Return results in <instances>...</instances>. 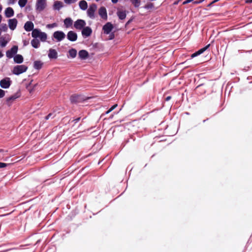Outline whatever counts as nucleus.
I'll return each mask as SVG.
<instances>
[{
    "label": "nucleus",
    "mask_w": 252,
    "mask_h": 252,
    "mask_svg": "<svg viewBox=\"0 0 252 252\" xmlns=\"http://www.w3.org/2000/svg\"><path fill=\"white\" fill-rule=\"evenodd\" d=\"M14 61L16 63H21L23 62V57L20 54H16L14 57H13Z\"/></svg>",
    "instance_id": "19"
},
{
    "label": "nucleus",
    "mask_w": 252,
    "mask_h": 252,
    "mask_svg": "<svg viewBox=\"0 0 252 252\" xmlns=\"http://www.w3.org/2000/svg\"><path fill=\"white\" fill-rule=\"evenodd\" d=\"M48 57L50 59H57L58 57V53L56 50L50 49L49 50Z\"/></svg>",
    "instance_id": "18"
},
{
    "label": "nucleus",
    "mask_w": 252,
    "mask_h": 252,
    "mask_svg": "<svg viewBox=\"0 0 252 252\" xmlns=\"http://www.w3.org/2000/svg\"><path fill=\"white\" fill-rule=\"evenodd\" d=\"M3 56V54L0 52V58H2Z\"/></svg>",
    "instance_id": "50"
},
{
    "label": "nucleus",
    "mask_w": 252,
    "mask_h": 252,
    "mask_svg": "<svg viewBox=\"0 0 252 252\" xmlns=\"http://www.w3.org/2000/svg\"><path fill=\"white\" fill-rule=\"evenodd\" d=\"M63 6V3L60 1H56L54 4V8L56 10H59Z\"/></svg>",
    "instance_id": "24"
},
{
    "label": "nucleus",
    "mask_w": 252,
    "mask_h": 252,
    "mask_svg": "<svg viewBox=\"0 0 252 252\" xmlns=\"http://www.w3.org/2000/svg\"><path fill=\"white\" fill-rule=\"evenodd\" d=\"M98 14L102 19L104 20L107 19V10L105 7L101 6L99 8L98 10Z\"/></svg>",
    "instance_id": "13"
},
{
    "label": "nucleus",
    "mask_w": 252,
    "mask_h": 252,
    "mask_svg": "<svg viewBox=\"0 0 252 252\" xmlns=\"http://www.w3.org/2000/svg\"><path fill=\"white\" fill-rule=\"evenodd\" d=\"M97 8V5L95 3L91 4L87 10L88 16L92 19H94V12Z\"/></svg>",
    "instance_id": "5"
},
{
    "label": "nucleus",
    "mask_w": 252,
    "mask_h": 252,
    "mask_svg": "<svg viewBox=\"0 0 252 252\" xmlns=\"http://www.w3.org/2000/svg\"><path fill=\"white\" fill-rule=\"evenodd\" d=\"M209 46H210V44H208V45H206V46H205L204 47L199 49V50H198V51L200 54H201L205 51H206L209 48Z\"/></svg>",
    "instance_id": "34"
},
{
    "label": "nucleus",
    "mask_w": 252,
    "mask_h": 252,
    "mask_svg": "<svg viewBox=\"0 0 252 252\" xmlns=\"http://www.w3.org/2000/svg\"><path fill=\"white\" fill-rule=\"evenodd\" d=\"M47 34L45 32H41L38 37L41 41L44 42L47 39Z\"/></svg>",
    "instance_id": "29"
},
{
    "label": "nucleus",
    "mask_w": 252,
    "mask_h": 252,
    "mask_svg": "<svg viewBox=\"0 0 252 252\" xmlns=\"http://www.w3.org/2000/svg\"><path fill=\"white\" fill-rule=\"evenodd\" d=\"M24 28L26 31L30 32L34 29V25L32 22L27 21L25 23Z\"/></svg>",
    "instance_id": "16"
},
{
    "label": "nucleus",
    "mask_w": 252,
    "mask_h": 252,
    "mask_svg": "<svg viewBox=\"0 0 252 252\" xmlns=\"http://www.w3.org/2000/svg\"><path fill=\"white\" fill-rule=\"evenodd\" d=\"M154 6V5L153 3H148L146 4L145 6V8L146 9H150L152 8Z\"/></svg>",
    "instance_id": "38"
},
{
    "label": "nucleus",
    "mask_w": 252,
    "mask_h": 252,
    "mask_svg": "<svg viewBox=\"0 0 252 252\" xmlns=\"http://www.w3.org/2000/svg\"><path fill=\"white\" fill-rule=\"evenodd\" d=\"M114 28L113 24L110 22L106 23L102 27L104 33L106 34H109Z\"/></svg>",
    "instance_id": "9"
},
{
    "label": "nucleus",
    "mask_w": 252,
    "mask_h": 252,
    "mask_svg": "<svg viewBox=\"0 0 252 252\" xmlns=\"http://www.w3.org/2000/svg\"><path fill=\"white\" fill-rule=\"evenodd\" d=\"M66 36L64 32L62 31H57L53 34V37L56 42H61L63 40Z\"/></svg>",
    "instance_id": "3"
},
{
    "label": "nucleus",
    "mask_w": 252,
    "mask_h": 252,
    "mask_svg": "<svg viewBox=\"0 0 252 252\" xmlns=\"http://www.w3.org/2000/svg\"><path fill=\"white\" fill-rule=\"evenodd\" d=\"M15 2V0H9L8 3L9 4H14Z\"/></svg>",
    "instance_id": "43"
},
{
    "label": "nucleus",
    "mask_w": 252,
    "mask_h": 252,
    "mask_svg": "<svg viewBox=\"0 0 252 252\" xmlns=\"http://www.w3.org/2000/svg\"><path fill=\"white\" fill-rule=\"evenodd\" d=\"M246 2H247V3H252V0H247L246 1Z\"/></svg>",
    "instance_id": "49"
},
{
    "label": "nucleus",
    "mask_w": 252,
    "mask_h": 252,
    "mask_svg": "<svg viewBox=\"0 0 252 252\" xmlns=\"http://www.w3.org/2000/svg\"><path fill=\"white\" fill-rule=\"evenodd\" d=\"M80 8L83 10H85L88 8V3L85 0H82L79 2Z\"/></svg>",
    "instance_id": "20"
},
{
    "label": "nucleus",
    "mask_w": 252,
    "mask_h": 252,
    "mask_svg": "<svg viewBox=\"0 0 252 252\" xmlns=\"http://www.w3.org/2000/svg\"><path fill=\"white\" fill-rule=\"evenodd\" d=\"M117 106V104H114L113 106H111V107L110 108V111H113L114 109H115Z\"/></svg>",
    "instance_id": "42"
},
{
    "label": "nucleus",
    "mask_w": 252,
    "mask_h": 252,
    "mask_svg": "<svg viewBox=\"0 0 252 252\" xmlns=\"http://www.w3.org/2000/svg\"><path fill=\"white\" fill-rule=\"evenodd\" d=\"M2 9V6H1V4H0V12L1 11Z\"/></svg>",
    "instance_id": "52"
},
{
    "label": "nucleus",
    "mask_w": 252,
    "mask_h": 252,
    "mask_svg": "<svg viewBox=\"0 0 252 252\" xmlns=\"http://www.w3.org/2000/svg\"><path fill=\"white\" fill-rule=\"evenodd\" d=\"M78 56L81 60H85L89 57V54L87 51L81 50L79 51Z\"/></svg>",
    "instance_id": "15"
},
{
    "label": "nucleus",
    "mask_w": 252,
    "mask_h": 252,
    "mask_svg": "<svg viewBox=\"0 0 252 252\" xmlns=\"http://www.w3.org/2000/svg\"><path fill=\"white\" fill-rule=\"evenodd\" d=\"M28 69V66L25 65H17L15 66L12 70V73L16 75H19L25 72Z\"/></svg>",
    "instance_id": "2"
},
{
    "label": "nucleus",
    "mask_w": 252,
    "mask_h": 252,
    "mask_svg": "<svg viewBox=\"0 0 252 252\" xmlns=\"http://www.w3.org/2000/svg\"><path fill=\"white\" fill-rule=\"evenodd\" d=\"M11 84V81L9 77H5L0 81V86L3 89H8Z\"/></svg>",
    "instance_id": "8"
},
{
    "label": "nucleus",
    "mask_w": 252,
    "mask_h": 252,
    "mask_svg": "<svg viewBox=\"0 0 252 252\" xmlns=\"http://www.w3.org/2000/svg\"><path fill=\"white\" fill-rule=\"evenodd\" d=\"M7 165V163L0 162V168L5 167Z\"/></svg>",
    "instance_id": "40"
},
{
    "label": "nucleus",
    "mask_w": 252,
    "mask_h": 252,
    "mask_svg": "<svg viewBox=\"0 0 252 252\" xmlns=\"http://www.w3.org/2000/svg\"><path fill=\"white\" fill-rule=\"evenodd\" d=\"M8 30L7 26L6 24L2 23L0 25V32H7Z\"/></svg>",
    "instance_id": "31"
},
{
    "label": "nucleus",
    "mask_w": 252,
    "mask_h": 252,
    "mask_svg": "<svg viewBox=\"0 0 252 252\" xmlns=\"http://www.w3.org/2000/svg\"><path fill=\"white\" fill-rule=\"evenodd\" d=\"M8 42V41H6V40H5L3 37H1L0 38V46L1 47H5Z\"/></svg>",
    "instance_id": "30"
},
{
    "label": "nucleus",
    "mask_w": 252,
    "mask_h": 252,
    "mask_svg": "<svg viewBox=\"0 0 252 252\" xmlns=\"http://www.w3.org/2000/svg\"><path fill=\"white\" fill-rule=\"evenodd\" d=\"M68 53L70 57L74 58L77 55V50L74 48H72L69 50Z\"/></svg>",
    "instance_id": "28"
},
{
    "label": "nucleus",
    "mask_w": 252,
    "mask_h": 252,
    "mask_svg": "<svg viewBox=\"0 0 252 252\" xmlns=\"http://www.w3.org/2000/svg\"><path fill=\"white\" fill-rule=\"evenodd\" d=\"M46 0H37L35 9L38 12L42 11L46 7Z\"/></svg>",
    "instance_id": "4"
},
{
    "label": "nucleus",
    "mask_w": 252,
    "mask_h": 252,
    "mask_svg": "<svg viewBox=\"0 0 252 252\" xmlns=\"http://www.w3.org/2000/svg\"><path fill=\"white\" fill-rule=\"evenodd\" d=\"M200 55V54H199V53L198 52V51H196V52H195V53H193V54H192L191 55V56H190V57H191V59H190V60H191V59H192V58H193L195 57H197V56H198V55Z\"/></svg>",
    "instance_id": "37"
},
{
    "label": "nucleus",
    "mask_w": 252,
    "mask_h": 252,
    "mask_svg": "<svg viewBox=\"0 0 252 252\" xmlns=\"http://www.w3.org/2000/svg\"><path fill=\"white\" fill-rule=\"evenodd\" d=\"M193 0H186L185 1H184L183 3V4H188L189 3H190L191 2V1H192Z\"/></svg>",
    "instance_id": "41"
},
{
    "label": "nucleus",
    "mask_w": 252,
    "mask_h": 252,
    "mask_svg": "<svg viewBox=\"0 0 252 252\" xmlns=\"http://www.w3.org/2000/svg\"><path fill=\"white\" fill-rule=\"evenodd\" d=\"M20 96V94L19 93H17L11 96L7 97L6 100V104L8 106H10L12 103V102L15 100L16 99L18 98Z\"/></svg>",
    "instance_id": "14"
},
{
    "label": "nucleus",
    "mask_w": 252,
    "mask_h": 252,
    "mask_svg": "<svg viewBox=\"0 0 252 252\" xmlns=\"http://www.w3.org/2000/svg\"><path fill=\"white\" fill-rule=\"evenodd\" d=\"M57 112L56 111H54L53 112L49 113L47 116H46L45 119L46 120H48L50 119H53L57 115Z\"/></svg>",
    "instance_id": "27"
},
{
    "label": "nucleus",
    "mask_w": 252,
    "mask_h": 252,
    "mask_svg": "<svg viewBox=\"0 0 252 252\" xmlns=\"http://www.w3.org/2000/svg\"><path fill=\"white\" fill-rule=\"evenodd\" d=\"M41 31L40 30L38 29H33L32 31V37L34 38V39H36V38L38 37L39 36V34L40 33Z\"/></svg>",
    "instance_id": "22"
},
{
    "label": "nucleus",
    "mask_w": 252,
    "mask_h": 252,
    "mask_svg": "<svg viewBox=\"0 0 252 252\" xmlns=\"http://www.w3.org/2000/svg\"><path fill=\"white\" fill-rule=\"evenodd\" d=\"M43 65V63L40 61H35L33 63V67L35 69H40Z\"/></svg>",
    "instance_id": "23"
},
{
    "label": "nucleus",
    "mask_w": 252,
    "mask_h": 252,
    "mask_svg": "<svg viewBox=\"0 0 252 252\" xmlns=\"http://www.w3.org/2000/svg\"><path fill=\"white\" fill-rule=\"evenodd\" d=\"M82 34L84 37H87L90 36L92 33V29L90 27H85L82 30Z\"/></svg>",
    "instance_id": "12"
},
{
    "label": "nucleus",
    "mask_w": 252,
    "mask_h": 252,
    "mask_svg": "<svg viewBox=\"0 0 252 252\" xmlns=\"http://www.w3.org/2000/svg\"><path fill=\"white\" fill-rule=\"evenodd\" d=\"M88 99L81 94H73L70 96V100L72 103H81Z\"/></svg>",
    "instance_id": "1"
},
{
    "label": "nucleus",
    "mask_w": 252,
    "mask_h": 252,
    "mask_svg": "<svg viewBox=\"0 0 252 252\" xmlns=\"http://www.w3.org/2000/svg\"><path fill=\"white\" fill-rule=\"evenodd\" d=\"M66 37L70 41L74 42L77 39V34L74 31H70L67 32Z\"/></svg>",
    "instance_id": "10"
},
{
    "label": "nucleus",
    "mask_w": 252,
    "mask_h": 252,
    "mask_svg": "<svg viewBox=\"0 0 252 252\" xmlns=\"http://www.w3.org/2000/svg\"><path fill=\"white\" fill-rule=\"evenodd\" d=\"M4 14L6 18H10L13 16L14 11L12 8L8 7L5 9L4 11Z\"/></svg>",
    "instance_id": "17"
},
{
    "label": "nucleus",
    "mask_w": 252,
    "mask_h": 252,
    "mask_svg": "<svg viewBox=\"0 0 252 252\" xmlns=\"http://www.w3.org/2000/svg\"><path fill=\"white\" fill-rule=\"evenodd\" d=\"M64 2L66 4H70L72 3H74L77 1L78 0H63Z\"/></svg>",
    "instance_id": "35"
},
{
    "label": "nucleus",
    "mask_w": 252,
    "mask_h": 252,
    "mask_svg": "<svg viewBox=\"0 0 252 252\" xmlns=\"http://www.w3.org/2000/svg\"><path fill=\"white\" fill-rule=\"evenodd\" d=\"M57 26V24L54 23L53 24H48L46 27L47 28L52 29Z\"/></svg>",
    "instance_id": "36"
},
{
    "label": "nucleus",
    "mask_w": 252,
    "mask_h": 252,
    "mask_svg": "<svg viewBox=\"0 0 252 252\" xmlns=\"http://www.w3.org/2000/svg\"><path fill=\"white\" fill-rule=\"evenodd\" d=\"M64 24L65 27V28H68L70 27L73 23V21L71 19V18L68 17L66 18L64 20Z\"/></svg>",
    "instance_id": "21"
},
{
    "label": "nucleus",
    "mask_w": 252,
    "mask_h": 252,
    "mask_svg": "<svg viewBox=\"0 0 252 252\" xmlns=\"http://www.w3.org/2000/svg\"><path fill=\"white\" fill-rule=\"evenodd\" d=\"M114 37V34H113L112 35H111V37H110V39H112L113 38V37Z\"/></svg>",
    "instance_id": "53"
},
{
    "label": "nucleus",
    "mask_w": 252,
    "mask_h": 252,
    "mask_svg": "<svg viewBox=\"0 0 252 252\" xmlns=\"http://www.w3.org/2000/svg\"><path fill=\"white\" fill-rule=\"evenodd\" d=\"M5 95V91L0 89V98H2Z\"/></svg>",
    "instance_id": "39"
},
{
    "label": "nucleus",
    "mask_w": 252,
    "mask_h": 252,
    "mask_svg": "<svg viewBox=\"0 0 252 252\" xmlns=\"http://www.w3.org/2000/svg\"><path fill=\"white\" fill-rule=\"evenodd\" d=\"M111 111H110V109H109L108 111H107L105 112V114H109V113H110Z\"/></svg>",
    "instance_id": "48"
},
{
    "label": "nucleus",
    "mask_w": 252,
    "mask_h": 252,
    "mask_svg": "<svg viewBox=\"0 0 252 252\" xmlns=\"http://www.w3.org/2000/svg\"><path fill=\"white\" fill-rule=\"evenodd\" d=\"M204 0H200V1H195L194 2L195 3H201L202 2H203Z\"/></svg>",
    "instance_id": "45"
},
{
    "label": "nucleus",
    "mask_w": 252,
    "mask_h": 252,
    "mask_svg": "<svg viewBox=\"0 0 252 252\" xmlns=\"http://www.w3.org/2000/svg\"><path fill=\"white\" fill-rule=\"evenodd\" d=\"M117 15L120 20H124L126 18V14L124 11H118L117 12Z\"/></svg>",
    "instance_id": "25"
},
{
    "label": "nucleus",
    "mask_w": 252,
    "mask_h": 252,
    "mask_svg": "<svg viewBox=\"0 0 252 252\" xmlns=\"http://www.w3.org/2000/svg\"><path fill=\"white\" fill-rule=\"evenodd\" d=\"M27 3V0H19L18 4L21 7H24Z\"/></svg>",
    "instance_id": "33"
},
{
    "label": "nucleus",
    "mask_w": 252,
    "mask_h": 252,
    "mask_svg": "<svg viewBox=\"0 0 252 252\" xmlns=\"http://www.w3.org/2000/svg\"><path fill=\"white\" fill-rule=\"evenodd\" d=\"M130 1L135 7H138L140 5V0H130Z\"/></svg>",
    "instance_id": "32"
},
{
    "label": "nucleus",
    "mask_w": 252,
    "mask_h": 252,
    "mask_svg": "<svg viewBox=\"0 0 252 252\" xmlns=\"http://www.w3.org/2000/svg\"><path fill=\"white\" fill-rule=\"evenodd\" d=\"M118 0H111V1L113 3H116L118 2Z\"/></svg>",
    "instance_id": "47"
},
{
    "label": "nucleus",
    "mask_w": 252,
    "mask_h": 252,
    "mask_svg": "<svg viewBox=\"0 0 252 252\" xmlns=\"http://www.w3.org/2000/svg\"><path fill=\"white\" fill-rule=\"evenodd\" d=\"M86 23L85 20L78 19L74 23V27L77 30H82L86 26Z\"/></svg>",
    "instance_id": "6"
},
{
    "label": "nucleus",
    "mask_w": 252,
    "mask_h": 252,
    "mask_svg": "<svg viewBox=\"0 0 252 252\" xmlns=\"http://www.w3.org/2000/svg\"><path fill=\"white\" fill-rule=\"evenodd\" d=\"M17 23L18 21L16 18L10 19L8 20V27L12 31L16 28Z\"/></svg>",
    "instance_id": "11"
},
{
    "label": "nucleus",
    "mask_w": 252,
    "mask_h": 252,
    "mask_svg": "<svg viewBox=\"0 0 252 252\" xmlns=\"http://www.w3.org/2000/svg\"><path fill=\"white\" fill-rule=\"evenodd\" d=\"M18 47L16 45L13 46L10 50L6 52V56L9 58L11 59L13 58L17 54Z\"/></svg>",
    "instance_id": "7"
},
{
    "label": "nucleus",
    "mask_w": 252,
    "mask_h": 252,
    "mask_svg": "<svg viewBox=\"0 0 252 252\" xmlns=\"http://www.w3.org/2000/svg\"><path fill=\"white\" fill-rule=\"evenodd\" d=\"M214 3H213V1L212 2H211L210 4H209L208 5V6H211L213 4H214Z\"/></svg>",
    "instance_id": "51"
},
{
    "label": "nucleus",
    "mask_w": 252,
    "mask_h": 252,
    "mask_svg": "<svg viewBox=\"0 0 252 252\" xmlns=\"http://www.w3.org/2000/svg\"><path fill=\"white\" fill-rule=\"evenodd\" d=\"M31 44L33 48H37L39 46L40 42L37 39H33L31 41Z\"/></svg>",
    "instance_id": "26"
},
{
    "label": "nucleus",
    "mask_w": 252,
    "mask_h": 252,
    "mask_svg": "<svg viewBox=\"0 0 252 252\" xmlns=\"http://www.w3.org/2000/svg\"><path fill=\"white\" fill-rule=\"evenodd\" d=\"M171 97L170 96H168L166 97V98H165V100L168 101L171 99Z\"/></svg>",
    "instance_id": "46"
},
{
    "label": "nucleus",
    "mask_w": 252,
    "mask_h": 252,
    "mask_svg": "<svg viewBox=\"0 0 252 252\" xmlns=\"http://www.w3.org/2000/svg\"><path fill=\"white\" fill-rule=\"evenodd\" d=\"M80 119V118H77L73 120V121L76 123H77Z\"/></svg>",
    "instance_id": "44"
},
{
    "label": "nucleus",
    "mask_w": 252,
    "mask_h": 252,
    "mask_svg": "<svg viewBox=\"0 0 252 252\" xmlns=\"http://www.w3.org/2000/svg\"><path fill=\"white\" fill-rule=\"evenodd\" d=\"M24 46H26V45H27V43H26V41H25L24 42Z\"/></svg>",
    "instance_id": "54"
}]
</instances>
